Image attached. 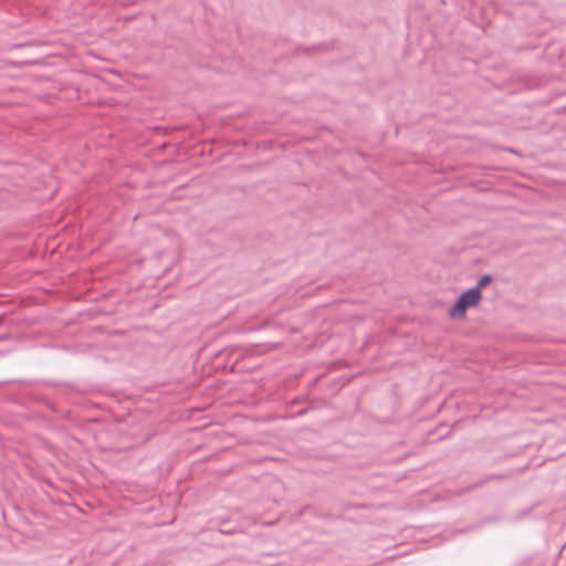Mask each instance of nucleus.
<instances>
[{"label": "nucleus", "mask_w": 566, "mask_h": 566, "mask_svg": "<svg viewBox=\"0 0 566 566\" xmlns=\"http://www.w3.org/2000/svg\"><path fill=\"white\" fill-rule=\"evenodd\" d=\"M492 281V276L489 274H485L480 277L478 281V284L473 286L472 289H478V292L481 293L482 289L485 287L490 282Z\"/></svg>", "instance_id": "obj_2"}, {"label": "nucleus", "mask_w": 566, "mask_h": 566, "mask_svg": "<svg viewBox=\"0 0 566 566\" xmlns=\"http://www.w3.org/2000/svg\"><path fill=\"white\" fill-rule=\"evenodd\" d=\"M482 300V293L478 289H469L463 292L455 304L449 310V315L452 318H463L469 307L476 306Z\"/></svg>", "instance_id": "obj_1"}]
</instances>
